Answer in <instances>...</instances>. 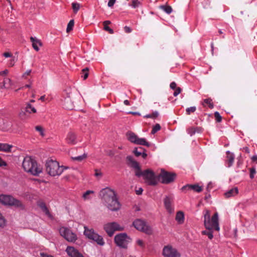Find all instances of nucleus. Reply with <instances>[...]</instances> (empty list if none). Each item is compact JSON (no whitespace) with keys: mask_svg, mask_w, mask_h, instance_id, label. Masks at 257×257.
<instances>
[{"mask_svg":"<svg viewBox=\"0 0 257 257\" xmlns=\"http://www.w3.org/2000/svg\"><path fill=\"white\" fill-rule=\"evenodd\" d=\"M126 161L127 165L135 170L136 176L139 177L143 176L146 182L149 185L155 186L157 184L159 180L158 176H156L152 170L147 169L142 171L139 163L131 156H127Z\"/></svg>","mask_w":257,"mask_h":257,"instance_id":"nucleus-1","label":"nucleus"},{"mask_svg":"<svg viewBox=\"0 0 257 257\" xmlns=\"http://www.w3.org/2000/svg\"><path fill=\"white\" fill-rule=\"evenodd\" d=\"M99 197L104 205L111 211H115L120 209V204L113 190L108 187L103 188L99 192Z\"/></svg>","mask_w":257,"mask_h":257,"instance_id":"nucleus-2","label":"nucleus"},{"mask_svg":"<svg viewBox=\"0 0 257 257\" xmlns=\"http://www.w3.org/2000/svg\"><path fill=\"white\" fill-rule=\"evenodd\" d=\"M204 225L207 230L202 231V234L207 235L210 239H212L213 230L218 231L220 229L217 212L215 213L210 218V211L206 210L204 214Z\"/></svg>","mask_w":257,"mask_h":257,"instance_id":"nucleus-3","label":"nucleus"},{"mask_svg":"<svg viewBox=\"0 0 257 257\" xmlns=\"http://www.w3.org/2000/svg\"><path fill=\"white\" fill-rule=\"evenodd\" d=\"M67 95L63 101V106L68 109H72L75 106H78L82 98L80 94L73 92L71 89H69L66 93Z\"/></svg>","mask_w":257,"mask_h":257,"instance_id":"nucleus-4","label":"nucleus"},{"mask_svg":"<svg viewBox=\"0 0 257 257\" xmlns=\"http://www.w3.org/2000/svg\"><path fill=\"white\" fill-rule=\"evenodd\" d=\"M22 166L25 171L34 176H38L42 172V168L38 166L36 161L30 157L24 158Z\"/></svg>","mask_w":257,"mask_h":257,"instance_id":"nucleus-5","label":"nucleus"},{"mask_svg":"<svg viewBox=\"0 0 257 257\" xmlns=\"http://www.w3.org/2000/svg\"><path fill=\"white\" fill-rule=\"evenodd\" d=\"M45 166L46 172L51 176H59L63 171V166H60L57 161L53 160H48Z\"/></svg>","mask_w":257,"mask_h":257,"instance_id":"nucleus-6","label":"nucleus"},{"mask_svg":"<svg viewBox=\"0 0 257 257\" xmlns=\"http://www.w3.org/2000/svg\"><path fill=\"white\" fill-rule=\"evenodd\" d=\"M0 202L5 205L15 206L21 209L25 208V206L20 200L10 195H0Z\"/></svg>","mask_w":257,"mask_h":257,"instance_id":"nucleus-7","label":"nucleus"},{"mask_svg":"<svg viewBox=\"0 0 257 257\" xmlns=\"http://www.w3.org/2000/svg\"><path fill=\"white\" fill-rule=\"evenodd\" d=\"M132 240V238L125 233L117 234L114 238V241L116 245L124 249L127 248L128 244L130 243Z\"/></svg>","mask_w":257,"mask_h":257,"instance_id":"nucleus-8","label":"nucleus"},{"mask_svg":"<svg viewBox=\"0 0 257 257\" xmlns=\"http://www.w3.org/2000/svg\"><path fill=\"white\" fill-rule=\"evenodd\" d=\"M84 234L89 239L92 240L96 242L100 245H103L104 241L102 237L96 233L93 229H88L86 227H84Z\"/></svg>","mask_w":257,"mask_h":257,"instance_id":"nucleus-9","label":"nucleus"},{"mask_svg":"<svg viewBox=\"0 0 257 257\" xmlns=\"http://www.w3.org/2000/svg\"><path fill=\"white\" fill-rule=\"evenodd\" d=\"M176 175L174 173L167 172L164 169H161V173L158 175L159 180H161L163 184H169L173 182Z\"/></svg>","mask_w":257,"mask_h":257,"instance_id":"nucleus-10","label":"nucleus"},{"mask_svg":"<svg viewBox=\"0 0 257 257\" xmlns=\"http://www.w3.org/2000/svg\"><path fill=\"white\" fill-rule=\"evenodd\" d=\"M127 140L135 144L150 147V144L144 138H139L135 133L128 132L126 134Z\"/></svg>","mask_w":257,"mask_h":257,"instance_id":"nucleus-11","label":"nucleus"},{"mask_svg":"<svg viewBox=\"0 0 257 257\" xmlns=\"http://www.w3.org/2000/svg\"><path fill=\"white\" fill-rule=\"evenodd\" d=\"M134 226L138 230L141 231L148 234L152 233V230L150 226L148 225L146 222L141 219L135 220L133 222Z\"/></svg>","mask_w":257,"mask_h":257,"instance_id":"nucleus-12","label":"nucleus"},{"mask_svg":"<svg viewBox=\"0 0 257 257\" xmlns=\"http://www.w3.org/2000/svg\"><path fill=\"white\" fill-rule=\"evenodd\" d=\"M103 229L109 236H111L115 231H122L124 229V227L120 226L116 222H112L104 224Z\"/></svg>","mask_w":257,"mask_h":257,"instance_id":"nucleus-13","label":"nucleus"},{"mask_svg":"<svg viewBox=\"0 0 257 257\" xmlns=\"http://www.w3.org/2000/svg\"><path fill=\"white\" fill-rule=\"evenodd\" d=\"M59 232L60 235L68 241L74 242L77 239L76 234L68 228L65 227H61Z\"/></svg>","mask_w":257,"mask_h":257,"instance_id":"nucleus-14","label":"nucleus"},{"mask_svg":"<svg viewBox=\"0 0 257 257\" xmlns=\"http://www.w3.org/2000/svg\"><path fill=\"white\" fill-rule=\"evenodd\" d=\"M163 254L165 257H180V254L177 249L170 245L164 247Z\"/></svg>","mask_w":257,"mask_h":257,"instance_id":"nucleus-15","label":"nucleus"},{"mask_svg":"<svg viewBox=\"0 0 257 257\" xmlns=\"http://www.w3.org/2000/svg\"><path fill=\"white\" fill-rule=\"evenodd\" d=\"M36 109L33 107L30 103H27L25 108H22L19 113V116L21 119H26L27 118V113H36Z\"/></svg>","mask_w":257,"mask_h":257,"instance_id":"nucleus-16","label":"nucleus"},{"mask_svg":"<svg viewBox=\"0 0 257 257\" xmlns=\"http://www.w3.org/2000/svg\"><path fill=\"white\" fill-rule=\"evenodd\" d=\"M69 256L71 257H84L78 250L72 246H68L66 250Z\"/></svg>","mask_w":257,"mask_h":257,"instance_id":"nucleus-17","label":"nucleus"},{"mask_svg":"<svg viewBox=\"0 0 257 257\" xmlns=\"http://www.w3.org/2000/svg\"><path fill=\"white\" fill-rule=\"evenodd\" d=\"M182 191L185 190H192L197 192H200L202 191V187L198 184H187L181 188Z\"/></svg>","mask_w":257,"mask_h":257,"instance_id":"nucleus-18","label":"nucleus"},{"mask_svg":"<svg viewBox=\"0 0 257 257\" xmlns=\"http://www.w3.org/2000/svg\"><path fill=\"white\" fill-rule=\"evenodd\" d=\"M66 140L69 144L74 145L76 143V135L73 132H69L67 134Z\"/></svg>","mask_w":257,"mask_h":257,"instance_id":"nucleus-19","label":"nucleus"},{"mask_svg":"<svg viewBox=\"0 0 257 257\" xmlns=\"http://www.w3.org/2000/svg\"><path fill=\"white\" fill-rule=\"evenodd\" d=\"M172 200L169 197H166L164 199V205L167 210L172 213L174 211V208L171 206Z\"/></svg>","mask_w":257,"mask_h":257,"instance_id":"nucleus-20","label":"nucleus"},{"mask_svg":"<svg viewBox=\"0 0 257 257\" xmlns=\"http://www.w3.org/2000/svg\"><path fill=\"white\" fill-rule=\"evenodd\" d=\"M30 40L32 43L33 48L36 51H38L39 50V48L38 46H42V43L41 41L36 38H34L33 37H30Z\"/></svg>","mask_w":257,"mask_h":257,"instance_id":"nucleus-21","label":"nucleus"},{"mask_svg":"<svg viewBox=\"0 0 257 257\" xmlns=\"http://www.w3.org/2000/svg\"><path fill=\"white\" fill-rule=\"evenodd\" d=\"M238 193V190L237 187L232 188L224 193V196L226 198H228L237 195Z\"/></svg>","mask_w":257,"mask_h":257,"instance_id":"nucleus-22","label":"nucleus"},{"mask_svg":"<svg viewBox=\"0 0 257 257\" xmlns=\"http://www.w3.org/2000/svg\"><path fill=\"white\" fill-rule=\"evenodd\" d=\"M227 167H230L234 162V155L233 153H230L229 151H227Z\"/></svg>","mask_w":257,"mask_h":257,"instance_id":"nucleus-23","label":"nucleus"},{"mask_svg":"<svg viewBox=\"0 0 257 257\" xmlns=\"http://www.w3.org/2000/svg\"><path fill=\"white\" fill-rule=\"evenodd\" d=\"M10 127V123L3 119L0 120V130L6 131Z\"/></svg>","mask_w":257,"mask_h":257,"instance_id":"nucleus-24","label":"nucleus"},{"mask_svg":"<svg viewBox=\"0 0 257 257\" xmlns=\"http://www.w3.org/2000/svg\"><path fill=\"white\" fill-rule=\"evenodd\" d=\"M175 219L179 224H182L184 221V214L182 211H178L176 215Z\"/></svg>","mask_w":257,"mask_h":257,"instance_id":"nucleus-25","label":"nucleus"},{"mask_svg":"<svg viewBox=\"0 0 257 257\" xmlns=\"http://www.w3.org/2000/svg\"><path fill=\"white\" fill-rule=\"evenodd\" d=\"M13 147L12 145L7 144L0 143V151L6 152H11V149Z\"/></svg>","mask_w":257,"mask_h":257,"instance_id":"nucleus-26","label":"nucleus"},{"mask_svg":"<svg viewBox=\"0 0 257 257\" xmlns=\"http://www.w3.org/2000/svg\"><path fill=\"white\" fill-rule=\"evenodd\" d=\"M38 206L41 208L42 210L47 215H49L50 212L45 204V203L44 202L40 201L38 203Z\"/></svg>","mask_w":257,"mask_h":257,"instance_id":"nucleus-27","label":"nucleus"},{"mask_svg":"<svg viewBox=\"0 0 257 257\" xmlns=\"http://www.w3.org/2000/svg\"><path fill=\"white\" fill-rule=\"evenodd\" d=\"M111 22L109 21H105L103 22L104 30L108 32L110 34H112L114 33L113 30L107 26Z\"/></svg>","mask_w":257,"mask_h":257,"instance_id":"nucleus-28","label":"nucleus"},{"mask_svg":"<svg viewBox=\"0 0 257 257\" xmlns=\"http://www.w3.org/2000/svg\"><path fill=\"white\" fill-rule=\"evenodd\" d=\"M145 151V149L142 147L136 148L133 151V153L136 157L141 156L142 153Z\"/></svg>","mask_w":257,"mask_h":257,"instance_id":"nucleus-29","label":"nucleus"},{"mask_svg":"<svg viewBox=\"0 0 257 257\" xmlns=\"http://www.w3.org/2000/svg\"><path fill=\"white\" fill-rule=\"evenodd\" d=\"M87 157V155L85 154H83L82 155L77 156V157H72L71 158L74 161H76L78 162H81L84 159H86Z\"/></svg>","mask_w":257,"mask_h":257,"instance_id":"nucleus-30","label":"nucleus"},{"mask_svg":"<svg viewBox=\"0 0 257 257\" xmlns=\"http://www.w3.org/2000/svg\"><path fill=\"white\" fill-rule=\"evenodd\" d=\"M74 21L73 20H70L67 25V29H66L67 33H69L72 30L73 28L74 27Z\"/></svg>","mask_w":257,"mask_h":257,"instance_id":"nucleus-31","label":"nucleus"},{"mask_svg":"<svg viewBox=\"0 0 257 257\" xmlns=\"http://www.w3.org/2000/svg\"><path fill=\"white\" fill-rule=\"evenodd\" d=\"M72 7L74 13L76 14L80 9V5L79 3H73L72 4Z\"/></svg>","mask_w":257,"mask_h":257,"instance_id":"nucleus-32","label":"nucleus"},{"mask_svg":"<svg viewBox=\"0 0 257 257\" xmlns=\"http://www.w3.org/2000/svg\"><path fill=\"white\" fill-rule=\"evenodd\" d=\"M160 8L168 14H170L172 11L171 7L169 6H161Z\"/></svg>","mask_w":257,"mask_h":257,"instance_id":"nucleus-33","label":"nucleus"},{"mask_svg":"<svg viewBox=\"0 0 257 257\" xmlns=\"http://www.w3.org/2000/svg\"><path fill=\"white\" fill-rule=\"evenodd\" d=\"M94 193V191H91V190H88L86 192H85L83 195V198L85 199V200H87V199H90V197L89 196V195L90 194H93Z\"/></svg>","mask_w":257,"mask_h":257,"instance_id":"nucleus-34","label":"nucleus"},{"mask_svg":"<svg viewBox=\"0 0 257 257\" xmlns=\"http://www.w3.org/2000/svg\"><path fill=\"white\" fill-rule=\"evenodd\" d=\"M160 129H161V126L159 124L157 123V124H155V125L154 126V127L152 130V132H151L152 134H155Z\"/></svg>","mask_w":257,"mask_h":257,"instance_id":"nucleus-35","label":"nucleus"},{"mask_svg":"<svg viewBox=\"0 0 257 257\" xmlns=\"http://www.w3.org/2000/svg\"><path fill=\"white\" fill-rule=\"evenodd\" d=\"M8 83L10 85H12V80L10 78H5L3 81V85L2 86V88H6V84Z\"/></svg>","mask_w":257,"mask_h":257,"instance_id":"nucleus-36","label":"nucleus"},{"mask_svg":"<svg viewBox=\"0 0 257 257\" xmlns=\"http://www.w3.org/2000/svg\"><path fill=\"white\" fill-rule=\"evenodd\" d=\"M204 102L208 105L209 107L210 108H212L213 107V104L212 102V99L210 98H207L204 100Z\"/></svg>","mask_w":257,"mask_h":257,"instance_id":"nucleus-37","label":"nucleus"},{"mask_svg":"<svg viewBox=\"0 0 257 257\" xmlns=\"http://www.w3.org/2000/svg\"><path fill=\"white\" fill-rule=\"evenodd\" d=\"M159 115V113L157 111L154 112L151 114H147L144 117L146 118H155L158 117Z\"/></svg>","mask_w":257,"mask_h":257,"instance_id":"nucleus-38","label":"nucleus"},{"mask_svg":"<svg viewBox=\"0 0 257 257\" xmlns=\"http://www.w3.org/2000/svg\"><path fill=\"white\" fill-rule=\"evenodd\" d=\"M256 174V170L254 167H252L249 169V177L250 179H253L254 175Z\"/></svg>","mask_w":257,"mask_h":257,"instance_id":"nucleus-39","label":"nucleus"},{"mask_svg":"<svg viewBox=\"0 0 257 257\" xmlns=\"http://www.w3.org/2000/svg\"><path fill=\"white\" fill-rule=\"evenodd\" d=\"M6 221L4 217L3 216L2 214L0 213V227H4L5 226Z\"/></svg>","mask_w":257,"mask_h":257,"instance_id":"nucleus-40","label":"nucleus"},{"mask_svg":"<svg viewBox=\"0 0 257 257\" xmlns=\"http://www.w3.org/2000/svg\"><path fill=\"white\" fill-rule=\"evenodd\" d=\"M141 5V3L138 0H133L132 4L130 5L133 8H136Z\"/></svg>","mask_w":257,"mask_h":257,"instance_id":"nucleus-41","label":"nucleus"},{"mask_svg":"<svg viewBox=\"0 0 257 257\" xmlns=\"http://www.w3.org/2000/svg\"><path fill=\"white\" fill-rule=\"evenodd\" d=\"M196 108L195 106H192L190 107H188L186 109V113L188 115L190 114L191 113L194 112L195 111Z\"/></svg>","mask_w":257,"mask_h":257,"instance_id":"nucleus-42","label":"nucleus"},{"mask_svg":"<svg viewBox=\"0 0 257 257\" xmlns=\"http://www.w3.org/2000/svg\"><path fill=\"white\" fill-rule=\"evenodd\" d=\"M35 128H36V130L38 131L39 132H40V135L42 136V137H44L45 136V134L44 133V130H43V128L41 126H39V125H38V126H36L35 127Z\"/></svg>","mask_w":257,"mask_h":257,"instance_id":"nucleus-43","label":"nucleus"},{"mask_svg":"<svg viewBox=\"0 0 257 257\" xmlns=\"http://www.w3.org/2000/svg\"><path fill=\"white\" fill-rule=\"evenodd\" d=\"M214 116H215V119L217 122H220L221 121L222 117L218 112L216 111L214 113Z\"/></svg>","mask_w":257,"mask_h":257,"instance_id":"nucleus-44","label":"nucleus"},{"mask_svg":"<svg viewBox=\"0 0 257 257\" xmlns=\"http://www.w3.org/2000/svg\"><path fill=\"white\" fill-rule=\"evenodd\" d=\"M188 131V133L191 136H192V135H193L195 132H196V129L195 127H190V128H189L187 130Z\"/></svg>","mask_w":257,"mask_h":257,"instance_id":"nucleus-45","label":"nucleus"},{"mask_svg":"<svg viewBox=\"0 0 257 257\" xmlns=\"http://www.w3.org/2000/svg\"><path fill=\"white\" fill-rule=\"evenodd\" d=\"M88 70H89V69H88V68H84V69H83L82 70V71L84 73V75H83L84 79H86L88 77Z\"/></svg>","mask_w":257,"mask_h":257,"instance_id":"nucleus-46","label":"nucleus"},{"mask_svg":"<svg viewBox=\"0 0 257 257\" xmlns=\"http://www.w3.org/2000/svg\"><path fill=\"white\" fill-rule=\"evenodd\" d=\"M175 89L176 90L173 93V95L174 96H177L179 93H181V90H182V89L180 87H177Z\"/></svg>","mask_w":257,"mask_h":257,"instance_id":"nucleus-47","label":"nucleus"},{"mask_svg":"<svg viewBox=\"0 0 257 257\" xmlns=\"http://www.w3.org/2000/svg\"><path fill=\"white\" fill-rule=\"evenodd\" d=\"M116 2V0H109L108 3V6L109 7H112L113 6L114 4H115Z\"/></svg>","mask_w":257,"mask_h":257,"instance_id":"nucleus-48","label":"nucleus"},{"mask_svg":"<svg viewBox=\"0 0 257 257\" xmlns=\"http://www.w3.org/2000/svg\"><path fill=\"white\" fill-rule=\"evenodd\" d=\"M124 31L125 32V33H130L132 31L131 28L127 26H125L124 27Z\"/></svg>","mask_w":257,"mask_h":257,"instance_id":"nucleus-49","label":"nucleus"},{"mask_svg":"<svg viewBox=\"0 0 257 257\" xmlns=\"http://www.w3.org/2000/svg\"><path fill=\"white\" fill-rule=\"evenodd\" d=\"M94 175L98 178H100L102 176V174L100 172H98L97 170H95V173Z\"/></svg>","mask_w":257,"mask_h":257,"instance_id":"nucleus-50","label":"nucleus"},{"mask_svg":"<svg viewBox=\"0 0 257 257\" xmlns=\"http://www.w3.org/2000/svg\"><path fill=\"white\" fill-rule=\"evenodd\" d=\"M177 84L175 82H172L170 85V87L171 89L174 90L177 88Z\"/></svg>","mask_w":257,"mask_h":257,"instance_id":"nucleus-51","label":"nucleus"},{"mask_svg":"<svg viewBox=\"0 0 257 257\" xmlns=\"http://www.w3.org/2000/svg\"><path fill=\"white\" fill-rule=\"evenodd\" d=\"M7 165V163L6 162L3 161L2 158L0 157V167H4Z\"/></svg>","mask_w":257,"mask_h":257,"instance_id":"nucleus-52","label":"nucleus"},{"mask_svg":"<svg viewBox=\"0 0 257 257\" xmlns=\"http://www.w3.org/2000/svg\"><path fill=\"white\" fill-rule=\"evenodd\" d=\"M106 153L107 155H108L109 156L112 157L114 155V153L112 150H108L106 151Z\"/></svg>","mask_w":257,"mask_h":257,"instance_id":"nucleus-53","label":"nucleus"},{"mask_svg":"<svg viewBox=\"0 0 257 257\" xmlns=\"http://www.w3.org/2000/svg\"><path fill=\"white\" fill-rule=\"evenodd\" d=\"M138 244L140 246H141V247H143L144 246V242L143 241V240H141V239H138L137 241Z\"/></svg>","mask_w":257,"mask_h":257,"instance_id":"nucleus-54","label":"nucleus"},{"mask_svg":"<svg viewBox=\"0 0 257 257\" xmlns=\"http://www.w3.org/2000/svg\"><path fill=\"white\" fill-rule=\"evenodd\" d=\"M143 191V189L142 188H139L138 190H137L136 191V192L137 195H141L142 194Z\"/></svg>","mask_w":257,"mask_h":257,"instance_id":"nucleus-55","label":"nucleus"},{"mask_svg":"<svg viewBox=\"0 0 257 257\" xmlns=\"http://www.w3.org/2000/svg\"><path fill=\"white\" fill-rule=\"evenodd\" d=\"M3 56L6 58H8V57H11L12 56V55L11 53H9V52H5L3 54Z\"/></svg>","mask_w":257,"mask_h":257,"instance_id":"nucleus-56","label":"nucleus"},{"mask_svg":"<svg viewBox=\"0 0 257 257\" xmlns=\"http://www.w3.org/2000/svg\"><path fill=\"white\" fill-rule=\"evenodd\" d=\"M8 73H9L8 70L5 69V70H4L3 71L0 72V74L1 75H6L8 74Z\"/></svg>","mask_w":257,"mask_h":257,"instance_id":"nucleus-57","label":"nucleus"},{"mask_svg":"<svg viewBox=\"0 0 257 257\" xmlns=\"http://www.w3.org/2000/svg\"><path fill=\"white\" fill-rule=\"evenodd\" d=\"M40 255L42 257H53V256L51 255H48L46 253H40Z\"/></svg>","mask_w":257,"mask_h":257,"instance_id":"nucleus-58","label":"nucleus"},{"mask_svg":"<svg viewBox=\"0 0 257 257\" xmlns=\"http://www.w3.org/2000/svg\"><path fill=\"white\" fill-rule=\"evenodd\" d=\"M31 72V70H28L22 76L25 77L26 75H29L30 74Z\"/></svg>","mask_w":257,"mask_h":257,"instance_id":"nucleus-59","label":"nucleus"},{"mask_svg":"<svg viewBox=\"0 0 257 257\" xmlns=\"http://www.w3.org/2000/svg\"><path fill=\"white\" fill-rule=\"evenodd\" d=\"M15 62H14V59L13 58L10 60V66L12 67L14 65Z\"/></svg>","mask_w":257,"mask_h":257,"instance_id":"nucleus-60","label":"nucleus"},{"mask_svg":"<svg viewBox=\"0 0 257 257\" xmlns=\"http://www.w3.org/2000/svg\"><path fill=\"white\" fill-rule=\"evenodd\" d=\"M251 160L255 162L257 160V155H254L251 157Z\"/></svg>","mask_w":257,"mask_h":257,"instance_id":"nucleus-61","label":"nucleus"},{"mask_svg":"<svg viewBox=\"0 0 257 257\" xmlns=\"http://www.w3.org/2000/svg\"><path fill=\"white\" fill-rule=\"evenodd\" d=\"M141 156L144 159H146L147 156V154L145 153V151H144Z\"/></svg>","mask_w":257,"mask_h":257,"instance_id":"nucleus-62","label":"nucleus"},{"mask_svg":"<svg viewBox=\"0 0 257 257\" xmlns=\"http://www.w3.org/2000/svg\"><path fill=\"white\" fill-rule=\"evenodd\" d=\"M243 150L245 151V152L247 153H249V150L248 147H245L243 148Z\"/></svg>","mask_w":257,"mask_h":257,"instance_id":"nucleus-63","label":"nucleus"},{"mask_svg":"<svg viewBox=\"0 0 257 257\" xmlns=\"http://www.w3.org/2000/svg\"><path fill=\"white\" fill-rule=\"evenodd\" d=\"M124 104L126 105H130V102L127 100H125L124 101Z\"/></svg>","mask_w":257,"mask_h":257,"instance_id":"nucleus-64","label":"nucleus"}]
</instances>
